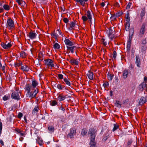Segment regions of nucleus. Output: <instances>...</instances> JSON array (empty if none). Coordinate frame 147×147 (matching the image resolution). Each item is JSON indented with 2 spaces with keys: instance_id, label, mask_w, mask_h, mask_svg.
I'll use <instances>...</instances> for the list:
<instances>
[{
  "instance_id": "1",
  "label": "nucleus",
  "mask_w": 147,
  "mask_h": 147,
  "mask_svg": "<svg viewBox=\"0 0 147 147\" xmlns=\"http://www.w3.org/2000/svg\"><path fill=\"white\" fill-rule=\"evenodd\" d=\"M27 91L26 96L27 97L32 98L34 97L38 92V89L35 88L32 85H27L26 87Z\"/></svg>"
},
{
  "instance_id": "2",
  "label": "nucleus",
  "mask_w": 147,
  "mask_h": 147,
  "mask_svg": "<svg viewBox=\"0 0 147 147\" xmlns=\"http://www.w3.org/2000/svg\"><path fill=\"white\" fill-rule=\"evenodd\" d=\"M95 130L94 129H89L88 134L91 136L90 141L93 142L94 141L95 137Z\"/></svg>"
},
{
  "instance_id": "3",
  "label": "nucleus",
  "mask_w": 147,
  "mask_h": 147,
  "mask_svg": "<svg viewBox=\"0 0 147 147\" xmlns=\"http://www.w3.org/2000/svg\"><path fill=\"white\" fill-rule=\"evenodd\" d=\"M14 26V23L13 20L10 18L8 19L6 24L7 28L9 29H12L13 28Z\"/></svg>"
},
{
  "instance_id": "4",
  "label": "nucleus",
  "mask_w": 147,
  "mask_h": 147,
  "mask_svg": "<svg viewBox=\"0 0 147 147\" xmlns=\"http://www.w3.org/2000/svg\"><path fill=\"white\" fill-rule=\"evenodd\" d=\"M107 33L108 37L112 40L114 37V30L113 29L111 28L109 29V30L107 31Z\"/></svg>"
},
{
  "instance_id": "5",
  "label": "nucleus",
  "mask_w": 147,
  "mask_h": 147,
  "mask_svg": "<svg viewBox=\"0 0 147 147\" xmlns=\"http://www.w3.org/2000/svg\"><path fill=\"white\" fill-rule=\"evenodd\" d=\"M20 93L17 92H14L12 93L11 97L12 98L16 100H19L20 99Z\"/></svg>"
},
{
  "instance_id": "6",
  "label": "nucleus",
  "mask_w": 147,
  "mask_h": 147,
  "mask_svg": "<svg viewBox=\"0 0 147 147\" xmlns=\"http://www.w3.org/2000/svg\"><path fill=\"white\" fill-rule=\"evenodd\" d=\"M45 62L46 64L49 67H53L54 66V65L53 63V61L51 59H47L46 60Z\"/></svg>"
},
{
  "instance_id": "7",
  "label": "nucleus",
  "mask_w": 147,
  "mask_h": 147,
  "mask_svg": "<svg viewBox=\"0 0 147 147\" xmlns=\"http://www.w3.org/2000/svg\"><path fill=\"white\" fill-rule=\"evenodd\" d=\"M76 132V130L75 128L71 129L70 132L68 135V136L70 138H73L75 135Z\"/></svg>"
},
{
  "instance_id": "8",
  "label": "nucleus",
  "mask_w": 147,
  "mask_h": 147,
  "mask_svg": "<svg viewBox=\"0 0 147 147\" xmlns=\"http://www.w3.org/2000/svg\"><path fill=\"white\" fill-rule=\"evenodd\" d=\"M37 36V34L36 33L32 32H30L29 34H28V36L29 38L32 40L35 38Z\"/></svg>"
},
{
  "instance_id": "9",
  "label": "nucleus",
  "mask_w": 147,
  "mask_h": 147,
  "mask_svg": "<svg viewBox=\"0 0 147 147\" xmlns=\"http://www.w3.org/2000/svg\"><path fill=\"white\" fill-rule=\"evenodd\" d=\"M1 46L4 49H8L11 46V44L8 43L7 44H5L3 43H2L1 44Z\"/></svg>"
},
{
  "instance_id": "10",
  "label": "nucleus",
  "mask_w": 147,
  "mask_h": 147,
  "mask_svg": "<svg viewBox=\"0 0 147 147\" xmlns=\"http://www.w3.org/2000/svg\"><path fill=\"white\" fill-rule=\"evenodd\" d=\"M92 12L91 11H88L87 12L86 15L88 17V19L90 20L91 22V20L92 17Z\"/></svg>"
},
{
  "instance_id": "11",
  "label": "nucleus",
  "mask_w": 147,
  "mask_h": 147,
  "mask_svg": "<svg viewBox=\"0 0 147 147\" xmlns=\"http://www.w3.org/2000/svg\"><path fill=\"white\" fill-rule=\"evenodd\" d=\"M87 77L90 80H92L93 78V74L92 72L88 71L87 74Z\"/></svg>"
},
{
  "instance_id": "12",
  "label": "nucleus",
  "mask_w": 147,
  "mask_h": 147,
  "mask_svg": "<svg viewBox=\"0 0 147 147\" xmlns=\"http://www.w3.org/2000/svg\"><path fill=\"white\" fill-rule=\"evenodd\" d=\"M128 74V71L126 69L124 70L123 71V78L126 79Z\"/></svg>"
},
{
  "instance_id": "13",
  "label": "nucleus",
  "mask_w": 147,
  "mask_h": 147,
  "mask_svg": "<svg viewBox=\"0 0 147 147\" xmlns=\"http://www.w3.org/2000/svg\"><path fill=\"white\" fill-rule=\"evenodd\" d=\"M76 25V22H71L70 24V27L69 28V30H72L74 29Z\"/></svg>"
},
{
  "instance_id": "14",
  "label": "nucleus",
  "mask_w": 147,
  "mask_h": 147,
  "mask_svg": "<svg viewBox=\"0 0 147 147\" xmlns=\"http://www.w3.org/2000/svg\"><path fill=\"white\" fill-rule=\"evenodd\" d=\"M145 31V26L144 25H142L141 28L140 29V35L142 36L144 34Z\"/></svg>"
},
{
  "instance_id": "15",
  "label": "nucleus",
  "mask_w": 147,
  "mask_h": 147,
  "mask_svg": "<svg viewBox=\"0 0 147 147\" xmlns=\"http://www.w3.org/2000/svg\"><path fill=\"white\" fill-rule=\"evenodd\" d=\"M71 63L73 65H77L78 63V61L77 59H73L70 61Z\"/></svg>"
},
{
  "instance_id": "16",
  "label": "nucleus",
  "mask_w": 147,
  "mask_h": 147,
  "mask_svg": "<svg viewBox=\"0 0 147 147\" xmlns=\"http://www.w3.org/2000/svg\"><path fill=\"white\" fill-rule=\"evenodd\" d=\"M65 44L69 46H72L73 45V43L68 39H65Z\"/></svg>"
},
{
  "instance_id": "17",
  "label": "nucleus",
  "mask_w": 147,
  "mask_h": 147,
  "mask_svg": "<svg viewBox=\"0 0 147 147\" xmlns=\"http://www.w3.org/2000/svg\"><path fill=\"white\" fill-rule=\"evenodd\" d=\"M21 68L22 70L26 72H27L29 69V67L26 65L22 66Z\"/></svg>"
},
{
  "instance_id": "18",
  "label": "nucleus",
  "mask_w": 147,
  "mask_h": 147,
  "mask_svg": "<svg viewBox=\"0 0 147 147\" xmlns=\"http://www.w3.org/2000/svg\"><path fill=\"white\" fill-rule=\"evenodd\" d=\"M136 63L137 67H139L140 65V60L139 57L138 56L136 57Z\"/></svg>"
},
{
  "instance_id": "19",
  "label": "nucleus",
  "mask_w": 147,
  "mask_h": 147,
  "mask_svg": "<svg viewBox=\"0 0 147 147\" xmlns=\"http://www.w3.org/2000/svg\"><path fill=\"white\" fill-rule=\"evenodd\" d=\"M146 102V99L144 97H141L140 100L139 104L140 105H142L144 104Z\"/></svg>"
},
{
  "instance_id": "20",
  "label": "nucleus",
  "mask_w": 147,
  "mask_h": 147,
  "mask_svg": "<svg viewBox=\"0 0 147 147\" xmlns=\"http://www.w3.org/2000/svg\"><path fill=\"white\" fill-rule=\"evenodd\" d=\"M39 109V107L38 106H36L34 107V109L32 111V114H36L38 112Z\"/></svg>"
},
{
  "instance_id": "21",
  "label": "nucleus",
  "mask_w": 147,
  "mask_h": 147,
  "mask_svg": "<svg viewBox=\"0 0 147 147\" xmlns=\"http://www.w3.org/2000/svg\"><path fill=\"white\" fill-rule=\"evenodd\" d=\"M38 82L36 80H32L31 85L35 88H36V87L38 85Z\"/></svg>"
},
{
  "instance_id": "22",
  "label": "nucleus",
  "mask_w": 147,
  "mask_h": 147,
  "mask_svg": "<svg viewBox=\"0 0 147 147\" xmlns=\"http://www.w3.org/2000/svg\"><path fill=\"white\" fill-rule=\"evenodd\" d=\"M65 98V97L64 96H61L59 95L58 96L57 99L59 101L63 100Z\"/></svg>"
},
{
  "instance_id": "23",
  "label": "nucleus",
  "mask_w": 147,
  "mask_h": 147,
  "mask_svg": "<svg viewBox=\"0 0 147 147\" xmlns=\"http://www.w3.org/2000/svg\"><path fill=\"white\" fill-rule=\"evenodd\" d=\"M130 26V21L126 22L125 23V30L126 31H128Z\"/></svg>"
},
{
  "instance_id": "24",
  "label": "nucleus",
  "mask_w": 147,
  "mask_h": 147,
  "mask_svg": "<svg viewBox=\"0 0 147 147\" xmlns=\"http://www.w3.org/2000/svg\"><path fill=\"white\" fill-rule=\"evenodd\" d=\"M76 2H79L82 5H84L85 4L84 2L87 1L88 0H75Z\"/></svg>"
},
{
  "instance_id": "25",
  "label": "nucleus",
  "mask_w": 147,
  "mask_h": 147,
  "mask_svg": "<svg viewBox=\"0 0 147 147\" xmlns=\"http://www.w3.org/2000/svg\"><path fill=\"white\" fill-rule=\"evenodd\" d=\"M114 75L111 74L109 73H108L107 74L108 78L109 80L111 81L112 79L113 78Z\"/></svg>"
},
{
  "instance_id": "26",
  "label": "nucleus",
  "mask_w": 147,
  "mask_h": 147,
  "mask_svg": "<svg viewBox=\"0 0 147 147\" xmlns=\"http://www.w3.org/2000/svg\"><path fill=\"white\" fill-rule=\"evenodd\" d=\"M36 140L40 145H42V143L43 141V140L41 138L39 137H38L36 139Z\"/></svg>"
},
{
  "instance_id": "27",
  "label": "nucleus",
  "mask_w": 147,
  "mask_h": 147,
  "mask_svg": "<svg viewBox=\"0 0 147 147\" xmlns=\"http://www.w3.org/2000/svg\"><path fill=\"white\" fill-rule=\"evenodd\" d=\"M20 57L22 58H24L26 55V54L24 51H22L20 54Z\"/></svg>"
},
{
  "instance_id": "28",
  "label": "nucleus",
  "mask_w": 147,
  "mask_h": 147,
  "mask_svg": "<svg viewBox=\"0 0 147 147\" xmlns=\"http://www.w3.org/2000/svg\"><path fill=\"white\" fill-rule=\"evenodd\" d=\"M115 105L116 107L118 108H120L121 107V104L120 102L119 101H116Z\"/></svg>"
},
{
  "instance_id": "29",
  "label": "nucleus",
  "mask_w": 147,
  "mask_h": 147,
  "mask_svg": "<svg viewBox=\"0 0 147 147\" xmlns=\"http://www.w3.org/2000/svg\"><path fill=\"white\" fill-rule=\"evenodd\" d=\"M64 81L65 82L66 84L70 86L71 85V83L69 81V79L65 78L64 79Z\"/></svg>"
},
{
  "instance_id": "30",
  "label": "nucleus",
  "mask_w": 147,
  "mask_h": 147,
  "mask_svg": "<svg viewBox=\"0 0 147 147\" xmlns=\"http://www.w3.org/2000/svg\"><path fill=\"white\" fill-rule=\"evenodd\" d=\"M16 1L20 5H23V4H25V2L22 0H16Z\"/></svg>"
},
{
  "instance_id": "31",
  "label": "nucleus",
  "mask_w": 147,
  "mask_h": 147,
  "mask_svg": "<svg viewBox=\"0 0 147 147\" xmlns=\"http://www.w3.org/2000/svg\"><path fill=\"white\" fill-rule=\"evenodd\" d=\"M131 41L130 40H129L127 43V49L128 50H129L130 49V46H131Z\"/></svg>"
},
{
  "instance_id": "32",
  "label": "nucleus",
  "mask_w": 147,
  "mask_h": 147,
  "mask_svg": "<svg viewBox=\"0 0 147 147\" xmlns=\"http://www.w3.org/2000/svg\"><path fill=\"white\" fill-rule=\"evenodd\" d=\"M10 98V96L9 95H5L3 97V99L4 101H6L9 99Z\"/></svg>"
},
{
  "instance_id": "33",
  "label": "nucleus",
  "mask_w": 147,
  "mask_h": 147,
  "mask_svg": "<svg viewBox=\"0 0 147 147\" xmlns=\"http://www.w3.org/2000/svg\"><path fill=\"white\" fill-rule=\"evenodd\" d=\"M74 47H75L74 46L72 47L67 46V49L69 50L72 53H73L74 52Z\"/></svg>"
},
{
  "instance_id": "34",
  "label": "nucleus",
  "mask_w": 147,
  "mask_h": 147,
  "mask_svg": "<svg viewBox=\"0 0 147 147\" xmlns=\"http://www.w3.org/2000/svg\"><path fill=\"white\" fill-rule=\"evenodd\" d=\"M101 42H102V43L105 46H106L107 45V41H106L103 38H102L101 39Z\"/></svg>"
},
{
  "instance_id": "35",
  "label": "nucleus",
  "mask_w": 147,
  "mask_h": 147,
  "mask_svg": "<svg viewBox=\"0 0 147 147\" xmlns=\"http://www.w3.org/2000/svg\"><path fill=\"white\" fill-rule=\"evenodd\" d=\"M3 7L4 8V9L6 10H8L9 9V6L8 5H6V4H4L3 6Z\"/></svg>"
},
{
  "instance_id": "36",
  "label": "nucleus",
  "mask_w": 147,
  "mask_h": 147,
  "mask_svg": "<svg viewBox=\"0 0 147 147\" xmlns=\"http://www.w3.org/2000/svg\"><path fill=\"white\" fill-rule=\"evenodd\" d=\"M18 133H19L20 135L22 136H23L26 135L24 132H23L22 131L19 129L17 131Z\"/></svg>"
},
{
  "instance_id": "37",
  "label": "nucleus",
  "mask_w": 147,
  "mask_h": 147,
  "mask_svg": "<svg viewBox=\"0 0 147 147\" xmlns=\"http://www.w3.org/2000/svg\"><path fill=\"white\" fill-rule=\"evenodd\" d=\"M125 20L126 22H130V19L129 17V13H127L125 16Z\"/></svg>"
},
{
  "instance_id": "38",
  "label": "nucleus",
  "mask_w": 147,
  "mask_h": 147,
  "mask_svg": "<svg viewBox=\"0 0 147 147\" xmlns=\"http://www.w3.org/2000/svg\"><path fill=\"white\" fill-rule=\"evenodd\" d=\"M53 47L54 49H58L60 48V46L58 44L56 43L53 45Z\"/></svg>"
},
{
  "instance_id": "39",
  "label": "nucleus",
  "mask_w": 147,
  "mask_h": 147,
  "mask_svg": "<svg viewBox=\"0 0 147 147\" xmlns=\"http://www.w3.org/2000/svg\"><path fill=\"white\" fill-rule=\"evenodd\" d=\"M114 125V127L113 129V131H115L118 128V127L119 126L117 124H113Z\"/></svg>"
},
{
  "instance_id": "40",
  "label": "nucleus",
  "mask_w": 147,
  "mask_h": 147,
  "mask_svg": "<svg viewBox=\"0 0 147 147\" xmlns=\"http://www.w3.org/2000/svg\"><path fill=\"white\" fill-rule=\"evenodd\" d=\"M117 17V16L116 14L115 15H112L111 17V18L113 20H115L116 19Z\"/></svg>"
},
{
  "instance_id": "41",
  "label": "nucleus",
  "mask_w": 147,
  "mask_h": 147,
  "mask_svg": "<svg viewBox=\"0 0 147 147\" xmlns=\"http://www.w3.org/2000/svg\"><path fill=\"white\" fill-rule=\"evenodd\" d=\"M48 129L49 131H53L54 128L52 126H50L48 127Z\"/></svg>"
},
{
  "instance_id": "42",
  "label": "nucleus",
  "mask_w": 147,
  "mask_h": 147,
  "mask_svg": "<svg viewBox=\"0 0 147 147\" xmlns=\"http://www.w3.org/2000/svg\"><path fill=\"white\" fill-rule=\"evenodd\" d=\"M57 88L59 90H62V85L59 84L57 85Z\"/></svg>"
},
{
  "instance_id": "43",
  "label": "nucleus",
  "mask_w": 147,
  "mask_h": 147,
  "mask_svg": "<svg viewBox=\"0 0 147 147\" xmlns=\"http://www.w3.org/2000/svg\"><path fill=\"white\" fill-rule=\"evenodd\" d=\"M82 18L84 21H86L88 19L87 17L86 16H82Z\"/></svg>"
},
{
  "instance_id": "44",
  "label": "nucleus",
  "mask_w": 147,
  "mask_h": 147,
  "mask_svg": "<svg viewBox=\"0 0 147 147\" xmlns=\"http://www.w3.org/2000/svg\"><path fill=\"white\" fill-rule=\"evenodd\" d=\"M113 55V58L115 59L117 56V53L115 51H114Z\"/></svg>"
},
{
  "instance_id": "45",
  "label": "nucleus",
  "mask_w": 147,
  "mask_h": 147,
  "mask_svg": "<svg viewBox=\"0 0 147 147\" xmlns=\"http://www.w3.org/2000/svg\"><path fill=\"white\" fill-rule=\"evenodd\" d=\"M145 13V11L143 10L141 11L140 16L141 17V18H142L144 16Z\"/></svg>"
},
{
  "instance_id": "46",
  "label": "nucleus",
  "mask_w": 147,
  "mask_h": 147,
  "mask_svg": "<svg viewBox=\"0 0 147 147\" xmlns=\"http://www.w3.org/2000/svg\"><path fill=\"white\" fill-rule=\"evenodd\" d=\"M51 104L52 106H54L57 105V102L55 101H53L51 102Z\"/></svg>"
},
{
  "instance_id": "47",
  "label": "nucleus",
  "mask_w": 147,
  "mask_h": 147,
  "mask_svg": "<svg viewBox=\"0 0 147 147\" xmlns=\"http://www.w3.org/2000/svg\"><path fill=\"white\" fill-rule=\"evenodd\" d=\"M131 6V3H129L126 7V9H129Z\"/></svg>"
},
{
  "instance_id": "48",
  "label": "nucleus",
  "mask_w": 147,
  "mask_h": 147,
  "mask_svg": "<svg viewBox=\"0 0 147 147\" xmlns=\"http://www.w3.org/2000/svg\"><path fill=\"white\" fill-rule=\"evenodd\" d=\"M52 35L53 36L55 37V38H57V37L58 36V35L57 34L55 33H52Z\"/></svg>"
},
{
  "instance_id": "49",
  "label": "nucleus",
  "mask_w": 147,
  "mask_h": 147,
  "mask_svg": "<svg viewBox=\"0 0 147 147\" xmlns=\"http://www.w3.org/2000/svg\"><path fill=\"white\" fill-rule=\"evenodd\" d=\"M140 85L142 86L144 88L146 87V85L145 82H143L142 84H140Z\"/></svg>"
},
{
  "instance_id": "50",
  "label": "nucleus",
  "mask_w": 147,
  "mask_h": 147,
  "mask_svg": "<svg viewBox=\"0 0 147 147\" xmlns=\"http://www.w3.org/2000/svg\"><path fill=\"white\" fill-rule=\"evenodd\" d=\"M140 85L142 86L144 88L146 87V85L145 82H143L142 84H140Z\"/></svg>"
},
{
  "instance_id": "51",
  "label": "nucleus",
  "mask_w": 147,
  "mask_h": 147,
  "mask_svg": "<svg viewBox=\"0 0 147 147\" xmlns=\"http://www.w3.org/2000/svg\"><path fill=\"white\" fill-rule=\"evenodd\" d=\"M87 133V131L84 129H83L82 131V135H84Z\"/></svg>"
},
{
  "instance_id": "52",
  "label": "nucleus",
  "mask_w": 147,
  "mask_h": 147,
  "mask_svg": "<svg viewBox=\"0 0 147 147\" xmlns=\"http://www.w3.org/2000/svg\"><path fill=\"white\" fill-rule=\"evenodd\" d=\"M108 138V137L107 136H105L103 139H102L103 142H105L107 140V139Z\"/></svg>"
},
{
  "instance_id": "53",
  "label": "nucleus",
  "mask_w": 147,
  "mask_h": 147,
  "mask_svg": "<svg viewBox=\"0 0 147 147\" xmlns=\"http://www.w3.org/2000/svg\"><path fill=\"white\" fill-rule=\"evenodd\" d=\"M90 143L91 144L90 147H96L94 143V141L93 142L91 141Z\"/></svg>"
},
{
  "instance_id": "54",
  "label": "nucleus",
  "mask_w": 147,
  "mask_h": 147,
  "mask_svg": "<svg viewBox=\"0 0 147 147\" xmlns=\"http://www.w3.org/2000/svg\"><path fill=\"white\" fill-rule=\"evenodd\" d=\"M133 35H132V34H131V32L129 34V40H130L131 41V38L132 37Z\"/></svg>"
},
{
  "instance_id": "55",
  "label": "nucleus",
  "mask_w": 147,
  "mask_h": 147,
  "mask_svg": "<svg viewBox=\"0 0 147 147\" xmlns=\"http://www.w3.org/2000/svg\"><path fill=\"white\" fill-rule=\"evenodd\" d=\"M58 77L59 78L61 79L63 78V75L61 74H59L58 75Z\"/></svg>"
},
{
  "instance_id": "56",
  "label": "nucleus",
  "mask_w": 147,
  "mask_h": 147,
  "mask_svg": "<svg viewBox=\"0 0 147 147\" xmlns=\"http://www.w3.org/2000/svg\"><path fill=\"white\" fill-rule=\"evenodd\" d=\"M43 58L41 56H39L38 57V59L39 61H41L43 60Z\"/></svg>"
},
{
  "instance_id": "57",
  "label": "nucleus",
  "mask_w": 147,
  "mask_h": 147,
  "mask_svg": "<svg viewBox=\"0 0 147 147\" xmlns=\"http://www.w3.org/2000/svg\"><path fill=\"white\" fill-rule=\"evenodd\" d=\"M63 21L65 23H67L68 22L69 20L67 18H65L63 19Z\"/></svg>"
},
{
  "instance_id": "58",
  "label": "nucleus",
  "mask_w": 147,
  "mask_h": 147,
  "mask_svg": "<svg viewBox=\"0 0 147 147\" xmlns=\"http://www.w3.org/2000/svg\"><path fill=\"white\" fill-rule=\"evenodd\" d=\"M2 124L1 122L0 123V133H1V131L2 129Z\"/></svg>"
},
{
  "instance_id": "59",
  "label": "nucleus",
  "mask_w": 147,
  "mask_h": 147,
  "mask_svg": "<svg viewBox=\"0 0 147 147\" xmlns=\"http://www.w3.org/2000/svg\"><path fill=\"white\" fill-rule=\"evenodd\" d=\"M122 12H119L117 13L116 14V15L117 16V17L119 16H121V15H122Z\"/></svg>"
},
{
  "instance_id": "60",
  "label": "nucleus",
  "mask_w": 147,
  "mask_h": 147,
  "mask_svg": "<svg viewBox=\"0 0 147 147\" xmlns=\"http://www.w3.org/2000/svg\"><path fill=\"white\" fill-rule=\"evenodd\" d=\"M4 72H5V66H2L0 68Z\"/></svg>"
},
{
  "instance_id": "61",
  "label": "nucleus",
  "mask_w": 147,
  "mask_h": 147,
  "mask_svg": "<svg viewBox=\"0 0 147 147\" xmlns=\"http://www.w3.org/2000/svg\"><path fill=\"white\" fill-rule=\"evenodd\" d=\"M109 85V83L108 82H105L103 84V86H104L105 87H107Z\"/></svg>"
},
{
  "instance_id": "62",
  "label": "nucleus",
  "mask_w": 147,
  "mask_h": 147,
  "mask_svg": "<svg viewBox=\"0 0 147 147\" xmlns=\"http://www.w3.org/2000/svg\"><path fill=\"white\" fill-rule=\"evenodd\" d=\"M22 116V114L21 113H19L18 115V117L19 118H20Z\"/></svg>"
},
{
  "instance_id": "63",
  "label": "nucleus",
  "mask_w": 147,
  "mask_h": 147,
  "mask_svg": "<svg viewBox=\"0 0 147 147\" xmlns=\"http://www.w3.org/2000/svg\"><path fill=\"white\" fill-rule=\"evenodd\" d=\"M139 89L141 90H143L144 89L143 87L140 84L139 86Z\"/></svg>"
},
{
  "instance_id": "64",
  "label": "nucleus",
  "mask_w": 147,
  "mask_h": 147,
  "mask_svg": "<svg viewBox=\"0 0 147 147\" xmlns=\"http://www.w3.org/2000/svg\"><path fill=\"white\" fill-rule=\"evenodd\" d=\"M57 32H58V33L59 34L62 35L61 34V32L58 29L57 30Z\"/></svg>"
}]
</instances>
